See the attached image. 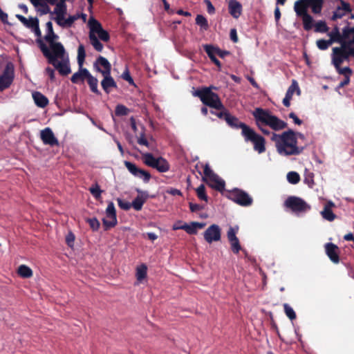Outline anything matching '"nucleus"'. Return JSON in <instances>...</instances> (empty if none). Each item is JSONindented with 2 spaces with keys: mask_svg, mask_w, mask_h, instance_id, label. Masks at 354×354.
<instances>
[{
  "mask_svg": "<svg viewBox=\"0 0 354 354\" xmlns=\"http://www.w3.org/2000/svg\"><path fill=\"white\" fill-rule=\"evenodd\" d=\"M90 89L92 92L97 95H100V92L97 88L98 80L96 77H93L91 73L86 77Z\"/></svg>",
  "mask_w": 354,
  "mask_h": 354,
  "instance_id": "32",
  "label": "nucleus"
},
{
  "mask_svg": "<svg viewBox=\"0 0 354 354\" xmlns=\"http://www.w3.org/2000/svg\"><path fill=\"white\" fill-rule=\"evenodd\" d=\"M328 30V28L324 21H319L315 25V31L317 32L325 33Z\"/></svg>",
  "mask_w": 354,
  "mask_h": 354,
  "instance_id": "43",
  "label": "nucleus"
},
{
  "mask_svg": "<svg viewBox=\"0 0 354 354\" xmlns=\"http://www.w3.org/2000/svg\"><path fill=\"white\" fill-rule=\"evenodd\" d=\"M287 180L288 183L292 185L297 184L300 180V176L296 171H290L287 174L286 176Z\"/></svg>",
  "mask_w": 354,
  "mask_h": 354,
  "instance_id": "41",
  "label": "nucleus"
},
{
  "mask_svg": "<svg viewBox=\"0 0 354 354\" xmlns=\"http://www.w3.org/2000/svg\"><path fill=\"white\" fill-rule=\"evenodd\" d=\"M88 26L89 28V34L96 35L97 37H98L99 39L103 41H108L109 40V34L102 28L101 24L98 21L91 17L88 21Z\"/></svg>",
  "mask_w": 354,
  "mask_h": 354,
  "instance_id": "11",
  "label": "nucleus"
},
{
  "mask_svg": "<svg viewBox=\"0 0 354 354\" xmlns=\"http://www.w3.org/2000/svg\"><path fill=\"white\" fill-rule=\"evenodd\" d=\"M89 191L94 198L98 199L101 197L102 191L100 189V186L97 184L93 185L89 188Z\"/></svg>",
  "mask_w": 354,
  "mask_h": 354,
  "instance_id": "48",
  "label": "nucleus"
},
{
  "mask_svg": "<svg viewBox=\"0 0 354 354\" xmlns=\"http://www.w3.org/2000/svg\"><path fill=\"white\" fill-rule=\"evenodd\" d=\"M345 61L343 57V49L340 47H335L333 48L332 63L335 67H338Z\"/></svg>",
  "mask_w": 354,
  "mask_h": 354,
  "instance_id": "23",
  "label": "nucleus"
},
{
  "mask_svg": "<svg viewBox=\"0 0 354 354\" xmlns=\"http://www.w3.org/2000/svg\"><path fill=\"white\" fill-rule=\"evenodd\" d=\"M295 91H297V95L300 94L301 91L297 82L295 80H293L292 84L288 87L286 91V96L292 99V97Z\"/></svg>",
  "mask_w": 354,
  "mask_h": 354,
  "instance_id": "38",
  "label": "nucleus"
},
{
  "mask_svg": "<svg viewBox=\"0 0 354 354\" xmlns=\"http://www.w3.org/2000/svg\"><path fill=\"white\" fill-rule=\"evenodd\" d=\"M271 140L274 142L278 153L283 156L299 155L304 149L298 146L296 133L292 129L281 134L272 133Z\"/></svg>",
  "mask_w": 354,
  "mask_h": 354,
  "instance_id": "1",
  "label": "nucleus"
},
{
  "mask_svg": "<svg viewBox=\"0 0 354 354\" xmlns=\"http://www.w3.org/2000/svg\"><path fill=\"white\" fill-rule=\"evenodd\" d=\"M46 33L44 36V39L49 44L50 50L57 51V53H62L64 52V46L62 44L54 41L55 39H58V35L54 32L51 21H48L46 24Z\"/></svg>",
  "mask_w": 354,
  "mask_h": 354,
  "instance_id": "10",
  "label": "nucleus"
},
{
  "mask_svg": "<svg viewBox=\"0 0 354 354\" xmlns=\"http://www.w3.org/2000/svg\"><path fill=\"white\" fill-rule=\"evenodd\" d=\"M39 47L48 62L52 64L62 75H67L71 73V70L69 64V58L64 48L62 53L57 51H50L49 48L41 40H38Z\"/></svg>",
  "mask_w": 354,
  "mask_h": 354,
  "instance_id": "3",
  "label": "nucleus"
},
{
  "mask_svg": "<svg viewBox=\"0 0 354 354\" xmlns=\"http://www.w3.org/2000/svg\"><path fill=\"white\" fill-rule=\"evenodd\" d=\"M286 207L290 208L295 212H306L310 209V206L308 205L303 199L290 196L285 201Z\"/></svg>",
  "mask_w": 354,
  "mask_h": 354,
  "instance_id": "12",
  "label": "nucleus"
},
{
  "mask_svg": "<svg viewBox=\"0 0 354 354\" xmlns=\"http://www.w3.org/2000/svg\"><path fill=\"white\" fill-rule=\"evenodd\" d=\"M337 72L340 74V75H342L344 76H351V74H352V70L348 67V66H346V67H344V68H341L340 66H338V67H335Z\"/></svg>",
  "mask_w": 354,
  "mask_h": 354,
  "instance_id": "50",
  "label": "nucleus"
},
{
  "mask_svg": "<svg viewBox=\"0 0 354 354\" xmlns=\"http://www.w3.org/2000/svg\"><path fill=\"white\" fill-rule=\"evenodd\" d=\"M14 80V66L12 64L8 63L0 76V91L10 87Z\"/></svg>",
  "mask_w": 354,
  "mask_h": 354,
  "instance_id": "13",
  "label": "nucleus"
},
{
  "mask_svg": "<svg viewBox=\"0 0 354 354\" xmlns=\"http://www.w3.org/2000/svg\"><path fill=\"white\" fill-rule=\"evenodd\" d=\"M304 181L309 186V187L312 188L314 185L313 174H310L308 176L305 177Z\"/></svg>",
  "mask_w": 354,
  "mask_h": 354,
  "instance_id": "61",
  "label": "nucleus"
},
{
  "mask_svg": "<svg viewBox=\"0 0 354 354\" xmlns=\"http://www.w3.org/2000/svg\"><path fill=\"white\" fill-rule=\"evenodd\" d=\"M45 73L46 75H48L51 81H53L55 80V71L54 69L51 68L50 67H47L45 69Z\"/></svg>",
  "mask_w": 354,
  "mask_h": 354,
  "instance_id": "64",
  "label": "nucleus"
},
{
  "mask_svg": "<svg viewBox=\"0 0 354 354\" xmlns=\"http://www.w3.org/2000/svg\"><path fill=\"white\" fill-rule=\"evenodd\" d=\"M212 88L216 89V87H204L201 90L196 91L193 95L198 97L201 102L206 106L214 108L216 110L224 109V106L218 95L212 92Z\"/></svg>",
  "mask_w": 354,
  "mask_h": 354,
  "instance_id": "4",
  "label": "nucleus"
},
{
  "mask_svg": "<svg viewBox=\"0 0 354 354\" xmlns=\"http://www.w3.org/2000/svg\"><path fill=\"white\" fill-rule=\"evenodd\" d=\"M310 7L306 0H298L295 3L294 10L298 17H301L308 13V8Z\"/></svg>",
  "mask_w": 354,
  "mask_h": 354,
  "instance_id": "26",
  "label": "nucleus"
},
{
  "mask_svg": "<svg viewBox=\"0 0 354 354\" xmlns=\"http://www.w3.org/2000/svg\"><path fill=\"white\" fill-rule=\"evenodd\" d=\"M227 197L241 206H250L252 203V197L245 191L238 188L228 190Z\"/></svg>",
  "mask_w": 354,
  "mask_h": 354,
  "instance_id": "9",
  "label": "nucleus"
},
{
  "mask_svg": "<svg viewBox=\"0 0 354 354\" xmlns=\"http://www.w3.org/2000/svg\"><path fill=\"white\" fill-rule=\"evenodd\" d=\"M18 274L24 278H29L32 275V270L27 266L21 265L18 268Z\"/></svg>",
  "mask_w": 354,
  "mask_h": 354,
  "instance_id": "36",
  "label": "nucleus"
},
{
  "mask_svg": "<svg viewBox=\"0 0 354 354\" xmlns=\"http://www.w3.org/2000/svg\"><path fill=\"white\" fill-rule=\"evenodd\" d=\"M86 57V52L84 45L80 44L77 48V63L80 66V69L77 72L75 73L71 80L74 84H77L79 82H84V79L88 77L90 72L88 69L82 68Z\"/></svg>",
  "mask_w": 354,
  "mask_h": 354,
  "instance_id": "6",
  "label": "nucleus"
},
{
  "mask_svg": "<svg viewBox=\"0 0 354 354\" xmlns=\"http://www.w3.org/2000/svg\"><path fill=\"white\" fill-rule=\"evenodd\" d=\"M334 206L335 204L332 201H328L324 205L323 210L320 212L323 218L328 221H333L335 220L336 216L331 209Z\"/></svg>",
  "mask_w": 354,
  "mask_h": 354,
  "instance_id": "24",
  "label": "nucleus"
},
{
  "mask_svg": "<svg viewBox=\"0 0 354 354\" xmlns=\"http://www.w3.org/2000/svg\"><path fill=\"white\" fill-rule=\"evenodd\" d=\"M143 162L152 168L157 169L159 172H167L170 169L169 162L163 158H155L151 153H142Z\"/></svg>",
  "mask_w": 354,
  "mask_h": 354,
  "instance_id": "7",
  "label": "nucleus"
},
{
  "mask_svg": "<svg viewBox=\"0 0 354 354\" xmlns=\"http://www.w3.org/2000/svg\"><path fill=\"white\" fill-rule=\"evenodd\" d=\"M88 38L91 44L93 46L95 50L101 52L103 50V44L100 41L96 35L93 34H88Z\"/></svg>",
  "mask_w": 354,
  "mask_h": 354,
  "instance_id": "33",
  "label": "nucleus"
},
{
  "mask_svg": "<svg viewBox=\"0 0 354 354\" xmlns=\"http://www.w3.org/2000/svg\"><path fill=\"white\" fill-rule=\"evenodd\" d=\"M86 222L89 224L91 228L93 231H97L100 227V222L95 217L86 219Z\"/></svg>",
  "mask_w": 354,
  "mask_h": 354,
  "instance_id": "49",
  "label": "nucleus"
},
{
  "mask_svg": "<svg viewBox=\"0 0 354 354\" xmlns=\"http://www.w3.org/2000/svg\"><path fill=\"white\" fill-rule=\"evenodd\" d=\"M40 138L46 145L51 147L59 145V141L50 127H46L41 131Z\"/></svg>",
  "mask_w": 354,
  "mask_h": 354,
  "instance_id": "17",
  "label": "nucleus"
},
{
  "mask_svg": "<svg viewBox=\"0 0 354 354\" xmlns=\"http://www.w3.org/2000/svg\"><path fill=\"white\" fill-rule=\"evenodd\" d=\"M196 24L201 27V30H207L209 24L207 19L202 15H198L196 17Z\"/></svg>",
  "mask_w": 354,
  "mask_h": 354,
  "instance_id": "37",
  "label": "nucleus"
},
{
  "mask_svg": "<svg viewBox=\"0 0 354 354\" xmlns=\"http://www.w3.org/2000/svg\"><path fill=\"white\" fill-rule=\"evenodd\" d=\"M106 215L108 218H110V221H108L106 218H103L102 220L106 229L114 227L117 224V218L116 211L113 202L109 203L106 209Z\"/></svg>",
  "mask_w": 354,
  "mask_h": 354,
  "instance_id": "16",
  "label": "nucleus"
},
{
  "mask_svg": "<svg viewBox=\"0 0 354 354\" xmlns=\"http://www.w3.org/2000/svg\"><path fill=\"white\" fill-rule=\"evenodd\" d=\"M326 252L331 261L337 263L339 261V255L337 254L338 248L337 245L332 243H328L325 245Z\"/></svg>",
  "mask_w": 354,
  "mask_h": 354,
  "instance_id": "20",
  "label": "nucleus"
},
{
  "mask_svg": "<svg viewBox=\"0 0 354 354\" xmlns=\"http://www.w3.org/2000/svg\"><path fill=\"white\" fill-rule=\"evenodd\" d=\"M59 1H60L56 4L53 11V13L55 14V17L53 18V20L55 22L61 20L66 14V6L65 3L66 0Z\"/></svg>",
  "mask_w": 354,
  "mask_h": 354,
  "instance_id": "21",
  "label": "nucleus"
},
{
  "mask_svg": "<svg viewBox=\"0 0 354 354\" xmlns=\"http://www.w3.org/2000/svg\"><path fill=\"white\" fill-rule=\"evenodd\" d=\"M104 79L101 82V85L104 91L108 94L111 92V88H116L117 84L111 74L103 75Z\"/></svg>",
  "mask_w": 354,
  "mask_h": 354,
  "instance_id": "27",
  "label": "nucleus"
},
{
  "mask_svg": "<svg viewBox=\"0 0 354 354\" xmlns=\"http://www.w3.org/2000/svg\"><path fill=\"white\" fill-rule=\"evenodd\" d=\"M204 50L212 62H214L219 68H221L220 61L216 57V48L212 45L206 44L204 46Z\"/></svg>",
  "mask_w": 354,
  "mask_h": 354,
  "instance_id": "28",
  "label": "nucleus"
},
{
  "mask_svg": "<svg viewBox=\"0 0 354 354\" xmlns=\"http://www.w3.org/2000/svg\"><path fill=\"white\" fill-rule=\"evenodd\" d=\"M137 141L140 145H144V146L147 147V148L152 149V147H151L150 143L148 142V140L145 138L144 133H140V136L138 138Z\"/></svg>",
  "mask_w": 354,
  "mask_h": 354,
  "instance_id": "51",
  "label": "nucleus"
},
{
  "mask_svg": "<svg viewBox=\"0 0 354 354\" xmlns=\"http://www.w3.org/2000/svg\"><path fill=\"white\" fill-rule=\"evenodd\" d=\"M230 14L235 19H238L242 12V6L236 0H230L228 4Z\"/></svg>",
  "mask_w": 354,
  "mask_h": 354,
  "instance_id": "22",
  "label": "nucleus"
},
{
  "mask_svg": "<svg viewBox=\"0 0 354 354\" xmlns=\"http://www.w3.org/2000/svg\"><path fill=\"white\" fill-rule=\"evenodd\" d=\"M147 273V267L145 264H141L138 266L136 268V276L137 280L139 281H142L146 277Z\"/></svg>",
  "mask_w": 354,
  "mask_h": 354,
  "instance_id": "34",
  "label": "nucleus"
},
{
  "mask_svg": "<svg viewBox=\"0 0 354 354\" xmlns=\"http://www.w3.org/2000/svg\"><path fill=\"white\" fill-rule=\"evenodd\" d=\"M122 77L126 80L127 82H128L130 84H134V82H133V78L131 77V75H130V73L128 69H126L122 75Z\"/></svg>",
  "mask_w": 354,
  "mask_h": 354,
  "instance_id": "59",
  "label": "nucleus"
},
{
  "mask_svg": "<svg viewBox=\"0 0 354 354\" xmlns=\"http://www.w3.org/2000/svg\"><path fill=\"white\" fill-rule=\"evenodd\" d=\"M289 118L292 119L295 124L301 125L302 124V120H300L294 112L289 113Z\"/></svg>",
  "mask_w": 354,
  "mask_h": 354,
  "instance_id": "62",
  "label": "nucleus"
},
{
  "mask_svg": "<svg viewBox=\"0 0 354 354\" xmlns=\"http://www.w3.org/2000/svg\"><path fill=\"white\" fill-rule=\"evenodd\" d=\"M284 312L286 315L290 319L293 320L296 318V313L293 308L288 304H283Z\"/></svg>",
  "mask_w": 354,
  "mask_h": 354,
  "instance_id": "44",
  "label": "nucleus"
},
{
  "mask_svg": "<svg viewBox=\"0 0 354 354\" xmlns=\"http://www.w3.org/2000/svg\"><path fill=\"white\" fill-rule=\"evenodd\" d=\"M204 239L208 243L219 241L221 238V229L216 224L209 226L203 233Z\"/></svg>",
  "mask_w": 354,
  "mask_h": 354,
  "instance_id": "15",
  "label": "nucleus"
},
{
  "mask_svg": "<svg viewBox=\"0 0 354 354\" xmlns=\"http://www.w3.org/2000/svg\"><path fill=\"white\" fill-rule=\"evenodd\" d=\"M245 142H251L254 146V150L259 153H262L266 151V140L263 137L258 134L252 128H246L242 135Z\"/></svg>",
  "mask_w": 354,
  "mask_h": 354,
  "instance_id": "5",
  "label": "nucleus"
},
{
  "mask_svg": "<svg viewBox=\"0 0 354 354\" xmlns=\"http://www.w3.org/2000/svg\"><path fill=\"white\" fill-rule=\"evenodd\" d=\"M166 192L172 196H182L183 194L180 190L172 187L167 189Z\"/></svg>",
  "mask_w": 354,
  "mask_h": 354,
  "instance_id": "63",
  "label": "nucleus"
},
{
  "mask_svg": "<svg viewBox=\"0 0 354 354\" xmlns=\"http://www.w3.org/2000/svg\"><path fill=\"white\" fill-rule=\"evenodd\" d=\"M124 164L129 173L134 177L142 179L145 183H149L151 176L148 171L138 168L134 163L129 161H124Z\"/></svg>",
  "mask_w": 354,
  "mask_h": 354,
  "instance_id": "14",
  "label": "nucleus"
},
{
  "mask_svg": "<svg viewBox=\"0 0 354 354\" xmlns=\"http://www.w3.org/2000/svg\"><path fill=\"white\" fill-rule=\"evenodd\" d=\"M344 37L346 44L348 46H354V26L352 28L348 26L344 27Z\"/></svg>",
  "mask_w": 354,
  "mask_h": 354,
  "instance_id": "30",
  "label": "nucleus"
},
{
  "mask_svg": "<svg viewBox=\"0 0 354 354\" xmlns=\"http://www.w3.org/2000/svg\"><path fill=\"white\" fill-rule=\"evenodd\" d=\"M37 25H39V20L37 17L33 18L30 17L28 19V22L26 26L27 28H30L31 30L35 28Z\"/></svg>",
  "mask_w": 354,
  "mask_h": 354,
  "instance_id": "54",
  "label": "nucleus"
},
{
  "mask_svg": "<svg viewBox=\"0 0 354 354\" xmlns=\"http://www.w3.org/2000/svg\"><path fill=\"white\" fill-rule=\"evenodd\" d=\"M196 194L199 199L207 201V196L205 194V187L204 185H201L196 189Z\"/></svg>",
  "mask_w": 354,
  "mask_h": 354,
  "instance_id": "47",
  "label": "nucleus"
},
{
  "mask_svg": "<svg viewBox=\"0 0 354 354\" xmlns=\"http://www.w3.org/2000/svg\"><path fill=\"white\" fill-rule=\"evenodd\" d=\"M176 228H182L189 234H196L197 233L194 222H191L189 224L184 223L181 226H177Z\"/></svg>",
  "mask_w": 354,
  "mask_h": 354,
  "instance_id": "40",
  "label": "nucleus"
},
{
  "mask_svg": "<svg viewBox=\"0 0 354 354\" xmlns=\"http://www.w3.org/2000/svg\"><path fill=\"white\" fill-rule=\"evenodd\" d=\"M94 66L98 72L102 75L111 74V66L109 61L104 57L100 56L95 61Z\"/></svg>",
  "mask_w": 354,
  "mask_h": 354,
  "instance_id": "18",
  "label": "nucleus"
},
{
  "mask_svg": "<svg viewBox=\"0 0 354 354\" xmlns=\"http://www.w3.org/2000/svg\"><path fill=\"white\" fill-rule=\"evenodd\" d=\"M59 26L62 28H69L72 26V24L70 22L69 19H66L65 16L59 21L56 22Z\"/></svg>",
  "mask_w": 354,
  "mask_h": 354,
  "instance_id": "57",
  "label": "nucleus"
},
{
  "mask_svg": "<svg viewBox=\"0 0 354 354\" xmlns=\"http://www.w3.org/2000/svg\"><path fill=\"white\" fill-rule=\"evenodd\" d=\"M118 206L124 210H129L131 207V203L120 198L117 199Z\"/></svg>",
  "mask_w": 354,
  "mask_h": 354,
  "instance_id": "52",
  "label": "nucleus"
},
{
  "mask_svg": "<svg viewBox=\"0 0 354 354\" xmlns=\"http://www.w3.org/2000/svg\"><path fill=\"white\" fill-rule=\"evenodd\" d=\"M332 44L333 42L330 39H319L317 41V46L322 50H326Z\"/></svg>",
  "mask_w": 354,
  "mask_h": 354,
  "instance_id": "45",
  "label": "nucleus"
},
{
  "mask_svg": "<svg viewBox=\"0 0 354 354\" xmlns=\"http://www.w3.org/2000/svg\"><path fill=\"white\" fill-rule=\"evenodd\" d=\"M328 35L330 37L329 39L333 43L336 42L341 44L342 42H345L344 37V29L342 30V33H340L337 26H335L334 28L328 33Z\"/></svg>",
  "mask_w": 354,
  "mask_h": 354,
  "instance_id": "25",
  "label": "nucleus"
},
{
  "mask_svg": "<svg viewBox=\"0 0 354 354\" xmlns=\"http://www.w3.org/2000/svg\"><path fill=\"white\" fill-rule=\"evenodd\" d=\"M225 120L230 127L234 128V129H241V135L243 134V131L245 129V127H246V128L250 127L248 125H246L245 123L240 122L237 118L232 115L229 112L226 115V118H225Z\"/></svg>",
  "mask_w": 354,
  "mask_h": 354,
  "instance_id": "19",
  "label": "nucleus"
},
{
  "mask_svg": "<svg viewBox=\"0 0 354 354\" xmlns=\"http://www.w3.org/2000/svg\"><path fill=\"white\" fill-rule=\"evenodd\" d=\"M252 115L257 126L266 135H269L270 131L268 129L264 128L263 126H268L274 131H280L287 127L286 122L272 115L268 109L256 108L252 111Z\"/></svg>",
  "mask_w": 354,
  "mask_h": 354,
  "instance_id": "2",
  "label": "nucleus"
},
{
  "mask_svg": "<svg viewBox=\"0 0 354 354\" xmlns=\"http://www.w3.org/2000/svg\"><path fill=\"white\" fill-rule=\"evenodd\" d=\"M146 199V197L138 196L132 201L131 207L136 211L141 210L144 203H145Z\"/></svg>",
  "mask_w": 354,
  "mask_h": 354,
  "instance_id": "35",
  "label": "nucleus"
},
{
  "mask_svg": "<svg viewBox=\"0 0 354 354\" xmlns=\"http://www.w3.org/2000/svg\"><path fill=\"white\" fill-rule=\"evenodd\" d=\"M115 113L118 116L127 115L129 113V109L122 104H118L115 107Z\"/></svg>",
  "mask_w": 354,
  "mask_h": 354,
  "instance_id": "46",
  "label": "nucleus"
},
{
  "mask_svg": "<svg viewBox=\"0 0 354 354\" xmlns=\"http://www.w3.org/2000/svg\"><path fill=\"white\" fill-rule=\"evenodd\" d=\"M346 14L345 12H344V10L341 8L340 7H338L335 11H334L333 15L332 16V19L335 20L337 19L342 18L344 15Z\"/></svg>",
  "mask_w": 354,
  "mask_h": 354,
  "instance_id": "55",
  "label": "nucleus"
},
{
  "mask_svg": "<svg viewBox=\"0 0 354 354\" xmlns=\"http://www.w3.org/2000/svg\"><path fill=\"white\" fill-rule=\"evenodd\" d=\"M220 111H211V113L213 115H216L218 118L221 119H225L226 115L227 114L228 111L224 108V109H220Z\"/></svg>",
  "mask_w": 354,
  "mask_h": 354,
  "instance_id": "58",
  "label": "nucleus"
},
{
  "mask_svg": "<svg viewBox=\"0 0 354 354\" xmlns=\"http://www.w3.org/2000/svg\"><path fill=\"white\" fill-rule=\"evenodd\" d=\"M306 2L308 3L314 14H319L322 12L324 3L323 0H306Z\"/></svg>",
  "mask_w": 354,
  "mask_h": 354,
  "instance_id": "31",
  "label": "nucleus"
},
{
  "mask_svg": "<svg viewBox=\"0 0 354 354\" xmlns=\"http://www.w3.org/2000/svg\"><path fill=\"white\" fill-rule=\"evenodd\" d=\"M204 3L207 6V10L209 14H214L215 12V8L209 0H204Z\"/></svg>",
  "mask_w": 354,
  "mask_h": 354,
  "instance_id": "60",
  "label": "nucleus"
},
{
  "mask_svg": "<svg viewBox=\"0 0 354 354\" xmlns=\"http://www.w3.org/2000/svg\"><path fill=\"white\" fill-rule=\"evenodd\" d=\"M32 98L35 104L41 108H44L48 103V98L37 91H35L32 93Z\"/></svg>",
  "mask_w": 354,
  "mask_h": 354,
  "instance_id": "29",
  "label": "nucleus"
},
{
  "mask_svg": "<svg viewBox=\"0 0 354 354\" xmlns=\"http://www.w3.org/2000/svg\"><path fill=\"white\" fill-rule=\"evenodd\" d=\"M203 174V180H205L209 187L219 192L224 189L225 181L211 169L208 164L204 166Z\"/></svg>",
  "mask_w": 354,
  "mask_h": 354,
  "instance_id": "8",
  "label": "nucleus"
},
{
  "mask_svg": "<svg viewBox=\"0 0 354 354\" xmlns=\"http://www.w3.org/2000/svg\"><path fill=\"white\" fill-rule=\"evenodd\" d=\"M239 231V227L238 226H234V227H230L227 232V236L229 242L238 239L236 236V234Z\"/></svg>",
  "mask_w": 354,
  "mask_h": 354,
  "instance_id": "42",
  "label": "nucleus"
},
{
  "mask_svg": "<svg viewBox=\"0 0 354 354\" xmlns=\"http://www.w3.org/2000/svg\"><path fill=\"white\" fill-rule=\"evenodd\" d=\"M340 45V48L343 49V57H345V60H347L348 57L351 56V55L349 54V46L345 42H342Z\"/></svg>",
  "mask_w": 354,
  "mask_h": 354,
  "instance_id": "56",
  "label": "nucleus"
},
{
  "mask_svg": "<svg viewBox=\"0 0 354 354\" xmlns=\"http://www.w3.org/2000/svg\"><path fill=\"white\" fill-rule=\"evenodd\" d=\"M230 243L231 245V249L234 253L237 254L241 250L239 239L230 241Z\"/></svg>",
  "mask_w": 354,
  "mask_h": 354,
  "instance_id": "53",
  "label": "nucleus"
},
{
  "mask_svg": "<svg viewBox=\"0 0 354 354\" xmlns=\"http://www.w3.org/2000/svg\"><path fill=\"white\" fill-rule=\"evenodd\" d=\"M301 17L304 30H310L313 28V17L308 13L301 16Z\"/></svg>",
  "mask_w": 354,
  "mask_h": 354,
  "instance_id": "39",
  "label": "nucleus"
}]
</instances>
